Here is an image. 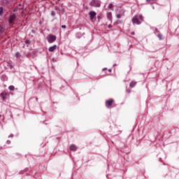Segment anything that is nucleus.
Returning a JSON list of instances; mask_svg holds the SVG:
<instances>
[{
  "label": "nucleus",
  "instance_id": "obj_1",
  "mask_svg": "<svg viewBox=\"0 0 179 179\" xmlns=\"http://www.w3.org/2000/svg\"><path fill=\"white\" fill-rule=\"evenodd\" d=\"M141 20H143V17L142 15H136L133 17L132 23L134 24H141Z\"/></svg>",
  "mask_w": 179,
  "mask_h": 179
},
{
  "label": "nucleus",
  "instance_id": "obj_2",
  "mask_svg": "<svg viewBox=\"0 0 179 179\" xmlns=\"http://www.w3.org/2000/svg\"><path fill=\"white\" fill-rule=\"evenodd\" d=\"M47 40H48V43H54V41H55V40H57V37L53 35H49L47 38Z\"/></svg>",
  "mask_w": 179,
  "mask_h": 179
},
{
  "label": "nucleus",
  "instance_id": "obj_3",
  "mask_svg": "<svg viewBox=\"0 0 179 179\" xmlns=\"http://www.w3.org/2000/svg\"><path fill=\"white\" fill-rule=\"evenodd\" d=\"M91 5L92 6H95L96 8H99V6H100V5H101V3H100V1H99V0H93L91 2Z\"/></svg>",
  "mask_w": 179,
  "mask_h": 179
},
{
  "label": "nucleus",
  "instance_id": "obj_4",
  "mask_svg": "<svg viewBox=\"0 0 179 179\" xmlns=\"http://www.w3.org/2000/svg\"><path fill=\"white\" fill-rule=\"evenodd\" d=\"M113 103H114V100L113 99L106 101V107H108V108H110L111 106V104H113Z\"/></svg>",
  "mask_w": 179,
  "mask_h": 179
},
{
  "label": "nucleus",
  "instance_id": "obj_5",
  "mask_svg": "<svg viewBox=\"0 0 179 179\" xmlns=\"http://www.w3.org/2000/svg\"><path fill=\"white\" fill-rule=\"evenodd\" d=\"M90 16L91 20H93V19H94V17H96V12L90 11Z\"/></svg>",
  "mask_w": 179,
  "mask_h": 179
},
{
  "label": "nucleus",
  "instance_id": "obj_6",
  "mask_svg": "<svg viewBox=\"0 0 179 179\" xmlns=\"http://www.w3.org/2000/svg\"><path fill=\"white\" fill-rule=\"evenodd\" d=\"M55 50H57V45H54L53 46L49 48L50 52H54Z\"/></svg>",
  "mask_w": 179,
  "mask_h": 179
},
{
  "label": "nucleus",
  "instance_id": "obj_7",
  "mask_svg": "<svg viewBox=\"0 0 179 179\" xmlns=\"http://www.w3.org/2000/svg\"><path fill=\"white\" fill-rule=\"evenodd\" d=\"M70 150H72V152H76V150H78V147L73 144L70 146Z\"/></svg>",
  "mask_w": 179,
  "mask_h": 179
},
{
  "label": "nucleus",
  "instance_id": "obj_8",
  "mask_svg": "<svg viewBox=\"0 0 179 179\" xmlns=\"http://www.w3.org/2000/svg\"><path fill=\"white\" fill-rule=\"evenodd\" d=\"M15 19H16V15H10V17L9 18L10 23H13V20Z\"/></svg>",
  "mask_w": 179,
  "mask_h": 179
},
{
  "label": "nucleus",
  "instance_id": "obj_9",
  "mask_svg": "<svg viewBox=\"0 0 179 179\" xmlns=\"http://www.w3.org/2000/svg\"><path fill=\"white\" fill-rule=\"evenodd\" d=\"M136 85V82L135 81H132L131 83H130V87H134V86Z\"/></svg>",
  "mask_w": 179,
  "mask_h": 179
},
{
  "label": "nucleus",
  "instance_id": "obj_10",
  "mask_svg": "<svg viewBox=\"0 0 179 179\" xmlns=\"http://www.w3.org/2000/svg\"><path fill=\"white\" fill-rule=\"evenodd\" d=\"M1 97L3 99V100H5V99H6V94H1Z\"/></svg>",
  "mask_w": 179,
  "mask_h": 179
},
{
  "label": "nucleus",
  "instance_id": "obj_11",
  "mask_svg": "<svg viewBox=\"0 0 179 179\" xmlns=\"http://www.w3.org/2000/svg\"><path fill=\"white\" fill-rule=\"evenodd\" d=\"M9 90H11V91H13L15 90V87H13V85H10L9 87H8Z\"/></svg>",
  "mask_w": 179,
  "mask_h": 179
},
{
  "label": "nucleus",
  "instance_id": "obj_12",
  "mask_svg": "<svg viewBox=\"0 0 179 179\" xmlns=\"http://www.w3.org/2000/svg\"><path fill=\"white\" fill-rule=\"evenodd\" d=\"M2 13H3V8L1 7L0 8V15H2Z\"/></svg>",
  "mask_w": 179,
  "mask_h": 179
},
{
  "label": "nucleus",
  "instance_id": "obj_13",
  "mask_svg": "<svg viewBox=\"0 0 179 179\" xmlns=\"http://www.w3.org/2000/svg\"><path fill=\"white\" fill-rule=\"evenodd\" d=\"M117 17L118 19H120V17H121V15H117Z\"/></svg>",
  "mask_w": 179,
  "mask_h": 179
},
{
  "label": "nucleus",
  "instance_id": "obj_14",
  "mask_svg": "<svg viewBox=\"0 0 179 179\" xmlns=\"http://www.w3.org/2000/svg\"><path fill=\"white\" fill-rule=\"evenodd\" d=\"M62 29H65L66 27V26L62 25Z\"/></svg>",
  "mask_w": 179,
  "mask_h": 179
},
{
  "label": "nucleus",
  "instance_id": "obj_15",
  "mask_svg": "<svg viewBox=\"0 0 179 179\" xmlns=\"http://www.w3.org/2000/svg\"><path fill=\"white\" fill-rule=\"evenodd\" d=\"M158 37H159V39L162 40V36L158 35Z\"/></svg>",
  "mask_w": 179,
  "mask_h": 179
},
{
  "label": "nucleus",
  "instance_id": "obj_16",
  "mask_svg": "<svg viewBox=\"0 0 179 179\" xmlns=\"http://www.w3.org/2000/svg\"><path fill=\"white\" fill-rule=\"evenodd\" d=\"M7 143H10V141H7Z\"/></svg>",
  "mask_w": 179,
  "mask_h": 179
},
{
  "label": "nucleus",
  "instance_id": "obj_17",
  "mask_svg": "<svg viewBox=\"0 0 179 179\" xmlns=\"http://www.w3.org/2000/svg\"><path fill=\"white\" fill-rule=\"evenodd\" d=\"M108 71H109V72H111V69H109Z\"/></svg>",
  "mask_w": 179,
  "mask_h": 179
},
{
  "label": "nucleus",
  "instance_id": "obj_18",
  "mask_svg": "<svg viewBox=\"0 0 179 179\" xmlns=\"http://www.w3.org/2000/svg\"><path fill=\"white\" fill-rule=\"evenodd\" d=\"M105 69H103V71H104Z\"/></svg>",
  "mask_w": 179,
  "mask_h": 179
},
{
  "label": "nucleus",
  "instance_id": "obj_19",
  "mask_svg": "<svg viewBox=\"0 0 179 179\" xmlns=\"http://www.w3.org/2000/svg\"><path fill=\"white\" fill-rule=\"evenodd\" d=\"M16 55H17H17H17V54H16Z\"/></svg>",
  "mask_w": 179,
  "mask_h": 179
}]
</instances>
